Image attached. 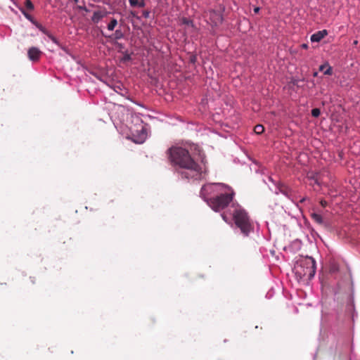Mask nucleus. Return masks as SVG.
Masks as SVG:
<instances>
[{
    "label": "nucleus",
    "instance_id": "f257e3e1",
    "mask_svg": "<svg viewBox=\"0 0 360 360\" xmlns=\"http://www.w3.org/2000/svg\"><path fill=\"white\" fill-rule=\"evenodd\" d=\"M171 162L178 166V174L181 179L199 181L207 173L205 164L198 163L191 156L188 150L181 147H173L168 150Z\"/></svg>",
    "mask_w": 360,
    "mask_h": 360
},
{
    "label": "nucleus",
    "instance_id": "f03ea898",
    "mask_svg": "<svg viewBox=\"0 0 360 360\" xmlns=\"http://www.w3.org/2000/svg\"><path fill=\"white\" fill-rule=\"evenodd\" d=\"M235 192L226 184V212L231 217L229 224L234 229H238L244 237H248L254 232L255 226L248 212L236 201H233Z\"/></svg>",
    "mask_w": 360,
    "mask_h": 360
},
{
    "label": "nucleus",
    "instance_id": "7ed1b4c3",
    "mask_svg": "<svg viewBox=\"0 0 360 360\" xmlns=\"http://www.w3.org/2000/svg\"><path fill=\"white\" fill-rule=\"evenodd\" d=\"M225 186L223 184H207L200 191L201 196L215 212L225 208Z\"/></svg>",
    "mask_w": 360,
    "mask_h": 360
},
{
    "label": "nucleus",
    "instance_id": "20e7f679",
    "mask_svg": "<svg viewBox=\"0 0 360 360\" xmlns=\"http://www.w3.org/2000/svg\"><path fill=\"white\" fill-rule=\"evenodd\" d=\"M316 261L311 257H305L298 260L295 264L293 271L297 278L311 280L316 274Z\"/></svg>",
    "mask_w": 360,
    "mask_h": 360
},
{
    "label": "nucleus",
    "instance_id": "39448f33",
    "mask_svg": "<svg viewBox=\"0 0 360 360\" xmlns=\"http://www.w3.org/2000/svg\"><path fill=\"white\" fill-rule=\"evenodd\" d=\"M310 217L315 223L324 228L325 229L329 230L332 228V225L330 221L324 218L320 213L314 210L310 213Z\"/></svg>",
    "mask_w": 360,
    "mask_h": 360
},
{
    "label": "nucleus",
    "instance_id": "423d86ee",
    "mask_svg": "<svg viewBox=\"0 0 360 360\" xmlns=\"http://www.w3.org/2000/svg\"><path fill=\"white\" fill-rule=\"evenodd\" d=\"M277 189L278 191L276 192V193H282L292 201H294L295 195L293 193V191L289 186L284 184L279 183L277 186Z\"/></svg>",
    "mask_w": 360,
    "mask_h": 360
},
{
    "label": "nucleus",
    "instance_id": "0eeeda50",
    "mask_svg": "<svg viewBox=\"0 0 360 360\" xmlns=\"http://www.w3.org/2000/svg\"><path fill=\"white\" fill-rule=\"evenodd\" d=\"M42 52L37 47H31L27 51L28 58L32 61H37L40 58Z\"/></svg>",
    "mask_w": 360,
    "mask_h": 360
},
{
    "label": "nucleus",
    "instance_id": "6e6552de",
    "mask_svg": "<svg viewBox=\"0 0 360 360\" xmlns=\"http://www.w3.org/2000/svg\"><path fill=\"white\" fill-rule=\"evenodd\" d=\"M210 20L214 25H218L221 24L223 21L222 15L216 11H210Z\"/></svg>",
    "mask_w": 360,
    "mask_h": 360
},
{
    "label": "nucleus",
    "instance_id": "1a4fd4ad",
    "mask_svg": "<svg viewBox=\"0 0 360 360\" xmlns=\"http://www.w3.org/2000/svg\"><path fill=\"white\" fill-rule=\"evenodd\" d=\"M328 34V31L326 30H323L318 31L315 33H314L311 36V42H319L321 39H323L326 36H327Z\"/></svg>",
    "mask_w": 360,
    "mask_h": 360
},
{
    "label": "nucleus",
    "instance_id": "9d476101",
    "mask_svg": "<svg viewBox=\"0 0 360 360\" xmlns=\"http://www.w3.org/2000/svg\"><path fill=\"white\" fill-rule=\"evenodd\" d=\"M105 15H106V12H103V11H94V14L91 17V20L94 23H98Z\"/></svg>",
    "mask_w": 360,
    "mask_h": 360
},
{
    "label": "nucleus",
    "instance_id": "9b49d317",
    "mask_svg": "<svg viewBox=\"0 0 360 360\" xmlns=\"http://www.w3.org/2000/svg\"><path fill=\"white\" fill-rule=\"evenodd\" d=\"M319 71H323L325 75H333V69L332 67L329 65L328 63H325L323 65H321L319 68Z\"/></svg>",
    "mask_w": 360,
    "mask_h": 360
},
{
    "label": "nucleus",
    "instance_id": "f8f14e48",
    "mask_svg": "<svg viewBox=\"0 0 360 360\" xmlns=\"http://www.w3.org/2000/svg\"><path fill=\"white\" fill-rule=\"evenodd\" d=\"M129 4L131 6L135 7L138 6L139 8H143L145 6V1L144 0H129Z\"/></svg>",
    "mask_w": 360,
    "mask_h": 360
},
{
    "label": "nucleus",
    "instance_id": "ddd939ff",
    "mask_svg": "<svg viewBox=\"0 0 360 360\" xmlns=\"http://www.w3.org/2000/svg\"><path fill=\"white\" fill-rule=\"evenodd\" d=\"M304 82V79H299V78H292L291 80V83L296 86L298 88H301L303 86V85L300 84L301 82Z\"/></svg>",
    "mask_w": 360,
    "mask_h": 360
},
{
    "label": "nucleus",
    "instance_id": "4468645a",
    "mask_svg": "<svg viewBox=\"0 0 360 360\" xmlns=\"http://www.w3.org/2000/svg\"><path fill=\"white\" fill-rule=\"evenodd\" d=\"M117 25V20L115 18L111 19L110 22L108 25V30L110 31L114 30L115 27Z\"/></svg>",
    "mask_w": 360,
    "mask_h": 360
},
{
    "label": "nucleus",
    "instance_id": "2eb2a0df",
    "mask_svg": "<svg viewBox=\"0 0 360 360\" xmlns=\"http://www.w3.org/2000/svg\"><path fill=\"white\" fill-rule=\"evenodd\" d=\"M264 131V127L262 124H257L254 128V131L257 134H262Z\"/></svg>",
    "mask_w": 360,
    "mask_h": 360
},
{
    "label": "nucleus",
    "instance_id": "dca6fc26",
    "mask_svg": "<svg viewBox=\"0 0 360 360\" xmlns=\"http://www.w3.org/2000/svg\"><path fill=\"white\" fill-rule=\"evenodd\" d=\"M114 39H120L123 38L124 34L121 30H117L112 35Z\"/></svg>",
    "mask_w": 360,
    "mask_h": 360
},
{
    "label": "nucleus",
    "instance_id": "f3484780",
    "mask_svg": "<svg viewBox=\"0 0 360 360\" xmlns=\"http://www.w3.org/2000/svg\"><path fill=\"white\" fill-rule=\"evenodd\" d=\"M25 6L26 8L29 11H32L34 9V5L31 0H25Z\"/></svg>",
    "mask_w": 360,
    "mask_h": 360
},
{
    "label": "nucleus",
    "instance_id": "a211bd4d",
    "mask_svg": "<svg viewBox=\"0 0 360 360\" xmlns=\"http://www.w3.org/2000/svg\"><path fill=\"white\" fill-rule=\"evenodd\" d=\"M311 115H312L314 117H318L320 115V114H321V110H320V109H319V108H313V109L311 110Z\"/></svg>",
    "mask_w": 360,
    "mask_h": 360
},
{
    "label": "nucleus",
    "instance_id": "6ab92c4d",
    "mask_svg": "<svg viewBox=\"0 0 360 360\" xmlns=\"http://www.w3.org/2000/svg\"><path fill=\"white\" fill-rule=\"evenodd\" d=\"M36 27L43 33L46 34L47 31L44 27H43L41 24L38 22H34Z\"/></svg>",
    "mask_w": 360,
    "mask_h": 360
},
{
    "label": "nucleus",
    "instance_id": "aec40b11",
    "mask_svg": "<svg viewBox=\"0 0 360 360\" xmlns=\"http://www.w3.org/2000/svg\"><path fill=\"white\" fill-rule=\"evenodd\" d=\"M182 23L186 25H191L193 26V22L186 18H184L182 20Z\"/></svg>",
    "mask_w": 360,
    "mask_h": 360
},
{
    "label": "nucleus",
    "instance_id": "412c9836",
    "mask_svg": "<svg viewBox=\"0 0 360 360\" xmlns=\"http://www.w3.org/2000/svg\"><path fill=\"white\" fill-rule=\"evenodd\" d=\"M150 12L148 10H145L143 11L142 15L145 18H148L150 17Z\"/></svg>",
    "mask_w": 360,
    "mask_h": 360
},
{
    "label": "nucleus",
    "instance_id": "4be33fe9",
    "mask_svg": "<svg viewBox=\"0 0 360 360\" xmlns=\"http://www.w3.org/2000/svg\"><path fill=\"white\" fill-rule=\"evenodd\" d=\"M259 10H260V8H259V7H255V8H254V12H255V13H259Z\"/></svg>",
    "mask_w": 360,
    "mask_h": 360
},
{
    "label": "nucleus",
    "instance_id": "5701e85b",
    "mask_svg": "<svg viewBox=\"0 0 360 360\" xmlns=\"http://www.w3.org/2000/svg\"><path fill=\"white\" fill-rule=\"evenodd\" d=\"M306 199H307V198L304 197V198H302V199L300 200L299 202L300 203H302V202H304L306 200Z\"/></svg>",
    "mask_w": 360,
    "mask_h": 360
},
{
    "label": "nucleus",
    "instance_id": "b1692460",
    "mask_svg": "<svg viewBox=\"0 0 360 360\" xmlns=\"http://www.w3.org/2000/svg\"><path fill=\"white\" fill-rule=\"evenodd\" d=\"M303 49H307L308 45L307 44H302L301 46Z\"/></svg>",
    "mask_w": 360,
    "mask_h": 360
},
{
    "label": "nucleus",
    "instance_id": "393cba45",
    "mask_svg": "<svg viewBox=\"0 0 360 360\" xmlns=\"http://www.w3.org/2000/svg\"><path fill=\"white\" fill-rule=\"evenodd\" d=\"M321 205H322L323 207H325V206L326 205L327 202H326V201H323V200H322V201L321 202Z\"/></svg>",
    "mask_w": 360,
    "mask_h": 360
},
{
    "label": "nucleus",
    "instance_id": "a878e982",
    "mask_svg": "<svg viewBox=\"0 0 360 360\" xmlns=\"http://www.w3.org/2000/svg\"><path fill=\"white\" fill-rule=\"evenodd\" d=\"M25 15V16L27 18V19H30V16L26 13H25L24 12H22Z\"/></svg>",
    "mask_w": 360,
    "mask_h": 360
},
{
    "label": "nucleus",
    "instance_id": "bb28decb",
    "mask_svg": "<svg viewBox=\"0 0 360 360\" xmlns=\"http://www.w3.org/2000/svg\"><path fill=\"white\" fill-rule=\"evenodd\" d=\"M221 217L223 218V219H224V220H225V214H224V212H222V213L221 214Z\"/></svg>",
    "mask_w": 360,
    "mask_h": 360
},
{
    "label": "nucleus",
    "instance_id": "cd10ccee",
    "mask_svg": "<svg viewBox=\"0 0 360 360\" xmlns=\"http://www.w3.org/2000/svg\"><path fill=\"white\" fill-rule=\"evenodd\" d=\"M318 75V72H314V74H313V76L314 77H316Z\"/></svg>",
    "mask_w": 360,
    "mask_h": 360
},
{
    "label": "nucleus",
    "instance_id": "c85d7f7f",
    "mask_svg": "<svg viewBox=\"0 0 360 360\" xmlns=\"http://www.w3.org/2000/svg\"><path fill=\"white\" fill-rule=\"evenodd\" d=\"M357 44H358V41L356 40V41H354V45H356Z\"/></svg>",
    "mask_w": 360,
    "mask_h": 360
},
{
    "label": "nucleus",
    "instance_id": "c756f323",
    "mask_svg": "<svg viewBox=\"0 0 360 360\" xmlns=\"http://www.w3.org/2000/svg\"><path fill=\"white\" fill-rule=\"evenodd\" d=\"M79 0H74L75 3H77Z\"/></svg>",
    "mask_w": 360,
    "mask_h": 360
}]
</instances>
